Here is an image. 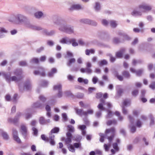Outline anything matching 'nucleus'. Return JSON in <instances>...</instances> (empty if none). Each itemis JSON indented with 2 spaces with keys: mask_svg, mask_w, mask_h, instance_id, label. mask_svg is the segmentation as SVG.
Segmentation results:
<instances>
[{
  "mask_svg": "<svg viewBox=\"0 0 155 155\" xmlns=\"http://www.w3.org/2000/svg\"><path fill=\"white\" fill-rule=\"evenodd\" d=\"M112 42L115 44H117L120 42V41L119 38L114 37L113 39Z\"/></svg>",
  "mask_w": 155,
  "mask_h": 155,
  "instance_id": "35",
  "label": "nucleus"
},
{
  "mask_svg": "<svg viewBox=\"0 0 155 155\" xmlns=\"http://www.w3.org/2000/svg\"><path fill=\"white\" fill-rule=\"evenodd\" d=\"M71 43L73 47L77 46L78 44V43L76 42V39L74 38H72L69 40V44H70Z\"/></svg>",
  "mask_w": 155,
  "mask_h": 155,
  "instance_id": "18",
  "label": "nucleus"
},
{
  "mask_svg": "<svg viewBox=\"0 0 155 155\" xmlns=\"http://www.w3.org/2000/svg\"><path fill=\"white\" fill-rule=\"evenodd\" d=\"M44 49V48L43 46H41L40 48L37 49L36 50V51L37 53H39L43 51Z\"/></svg>",
  "mask_w": 155,
  "mask_h": 155,
  "instance_id": "63",
  "label": "nucleus"
},
{
  "mask_svg": "<svg viewBox=\"0 0 155 155\" xmlns=\"http://www.w3.org/2000/svg\"><path fill=\"white\" fill-rule=\"evenodd\" d=\"M18 94H15L12 98V101L14 104H16L17 103L18 99H17Z\"/></svg>",
  "mask_w": 155,
  "mask_h": 155,
  "instance_id": "29",
  "label": "nucleus"
},
{
  "mask_svg": "<svg viewBox=\"0 0 155 155\" xmlns=\"http://www.w3.org/2000/svg\"><path fill=\"white\" fill-rule=\"evenodd\" d=\"M21 133L23 138L25 140L28 139L29 138V134L26 127L24 125H21Z\"/></svg>",
  "mask_w": 155,
  "mask_h": 155,
  "instance_id": "5",
  "label": "nucleus"
},
{
  "mask_svg": "<svg viewBox=\"0 0 155 155\" xmlns=\"http://www.w3.org/2000/svg\"><path fill=\"white\" fill-rule=\"evenodd\" d=\"M124 91L123 89H119L117 91V94L118 96L120 97L122 95V94L123 93Z\"/></svg>",
  "mask_w": 155,
  "mask_h": 155,
  "instance_id": "57",
  "label": "nucleus"
},
{
  "mask_svg": "<svg viewBox=\"0 0 155 155\" xmlns=\"http://www.w3.org/2000/svg\"><path fill=\"white\" fill-rule=\"evenodd\" d=\"M27 27L34 30L39 31L41 30L42 29V28L40 27L34 26L31 25L30 24V22H29Z\"/></svg>",
  "mask_w": 155,
  "mask_h": 155,
  "instance_id": "13",
  "label": "nucleus"
},
{
  "mask_svg": "<svg viewBox=\"0 0 155 155\" xmlns=\"http://www.w3.org/2000/svg\"><path fill=\"white\" fill-rule=\"evenodd\" d=\"M132 125V126L129 125V127L130 128V132L131 133H134L136 131V126L134 124Z\"/></svg>",
  "mask_w": 155,
  "mask_h": 155,
  "instance_id": "30",
  "label": "nucleus"
},
{
  "mask_svg": "<svg viewBox=\"0 0 155 155\" xmlns=\"http://www.w3.org/2000/svg\"><path fill=\"white\" fill-rule=\"evenodd\" d=\"M43 107V104L39 101H37L34 103L31 106L32 108L34 109L39 108L41 109H42Z\"/></svg>",
  "mask_w": 155,
  "mask_h": 155,
  "instance_id": "12",
  "label": "nucleus"
},
{
  "mask_svg": "<svg viewBox=\"0 0 155 155\" xmlns=\"http://www.w3.org/2000/svg\"><path fill=\"white\" fill-rule=\"evenodd\" d=\"M31 62L38 63L39 62V60L38 58H35L32 59L31 61Z\"/></svg>",
  "mask_w": 155,
  "mask_h": 155,
  "instance_id": "56",
  "label": "nucleus"
},
{
  "mask_svg": "<svg viewBox=\"0 0 155 155\" xmlns=\"http://www.w3.org/2000/svg\"><path fill=\"white\" fill-rule=\"evenodd\" d=\"M138 93V90L137 89H135L132 91V94L133 96H136L137 95Z\"/></svg>",
  "mask_w": 155,
  "mask_h": 155,
  "instance_id": "62",
  "label": "nucleus"
},
{
  "mask_svg": "<svg viewBox=\"0 0 155 155\" xmlns=\"http://www.w3.org/2000/svg\"><path fill=\"white\" fill-rule=\"evenodd\" d=\"M94 8L96 12H98L100 11L101 8L100 3L99 2H96L95 3V5L94 7Z\"/></svg>",
  "mask_w": 155,
  "mask_h": 155,
  "instance_id": "17",
  "label": "nucleus"
},
{
  "mask_svg": "<svg viewBox=\"0 0 155 155\" xmlns=\"http://www.w3.org/2000/svg\"><path fill=\"white\" fill-rule=\"evenodd\" d=\"M84 96V94L81 93H78L75 96V97L78 99H82Z\"/></svg>",
  "mask_w": 155,
  "mask_h": 155,
  "instance_id": "43",
  "label": "nucleus"
},
{
  "mask_svg": "<svg viewBox=\"0 0 155 155\" xmlns=\"http://www.w3.org/2000/svg\"><path fill=\"white\" fill-rule=\"evenodd\" d=\"M78 128L82 131L85 130L86 128V127L85 125H80L78 126Z\"/></svg>",
  "mask_w": 155,
  "mask_h": 155,
  "instance_id": "60",
  "label": "nucleus"
},
{
  "mask_svg": "<svg viewBox=\"0 0 155 155\" xmlns=\"http://www.w3.org/2000/svg\"><path fill=\"white\" fill-rule=\"evenodd\" d=\"M43 15V13L41 11H38L34 13V16L36 18L39 19L41 18Z\"/></svg>",
  "mask_w": 155,
  "mask_h": 155,
  "instance_id": "20",
  "label": "nucleus"
},
{
  "mask_svg": "<svg viewBox=\"0 0 155 155\" xmlns=\"http://www.w3.org/2000/svg\"><path fill=\"white\" fill-rule=\"evenodd\" d=\"M60 42L62 44H68V42H69V41L66 38H62Z\"/></svg>",
  "mask_w": 155,
  "mask_h": 155,
  "instance_id": "47",
  "label": "nucleus"
},
{
  "mask_svg": "<svg viewBox=\"0 0 155 155\" xmlns=\"http://www.w3.org/2000/svg\"><path fill=\"white\" fill-rule=\"evenodd\" d=\"M14 21L16 24L24 23L26 27L29 22V21L25 16L20 14H17L15 16Z\"/></svg>",
  "mask_w": 155,
  "mask_h": 155,
  "instance_id": "3",
  "label": "nucleus"
},
{
  "mask_svg": "<svg viewBox=\"0 0 155 155\" xmlns=\"http://www.w3.org/2000/svg\"><path fill=\"white\" fill-rule=\"evenodd\" d=\"M107 64V61L105 60H101L100 62V65L103 66L104 65H106Z\"/></svg>",
  "mask_w": 155,
  "mask_h": 155,
  "instance_id": "48",
  "label": "nucleus"
},
{
  "mask_svg": "<svg viewBox=\"0 0 155 155\" xmlns=\"http://www.w3.org/2000/svg\"><path fill=\"white\" fill-rule=\"evenodd\" d=\"M92 66L90 62H87L86 63V68H81L80 70L82 73H84L86 72L87 73L89 74L92 72V70L90 68Z\"/></svg>",
  "mask_w": 155,
  "mask_h": 155,
  "instance_id": "7",
  "label": "nucleus"
},
{
  "mask_svg": "<svg viewBox=\"0 0 155 155\" xmlns=\"http://www.w3.org/2000/svg\"><path fill=\"white\" fill-rule=\"evenodd\" d=\"M139 7L140 8H143L147 11H150L152 9V7L151 6H148L146 5H140Z\"/></svg>",
  "mask_w": 155,
  "mask_h": 155,
  "instance_id": "15",
  "label": "nucleus"
},
{
  "mask_svg": "<svg viewBox=\"0 0 155 155\" xmlns=\"http://www.w3.org/2000/svg\"><path fill=\"white\" fill-rule=\"evenodd\" d=\"M68 132L72 133L74 131V128L71 125H68L67 126Z\"/></svg>",
  "mask_w": 155,
  "mask_h": 155,
  "instance_id": "27",
  "label": "nucleus"
},
{
  "mask_svg": "<svg viewBox=\"0 0 155 155\" xmlns=\"http://www.w3.org/2000/svg\"><path fill=\"white\" fill-rule=\"evenodd\" d=\"M113 146L114 149L116 151H118L119 150V148L118 147V143L117 142H115L113 144Z\"/></svg>",
  "mask_w": 155,
  "mask_h": 155,
  "instance_id": "46",
  "label": "nucleus"
},
{
  "mask_svg": "<svg viewBox=\"0 0 155 155\" xmlns=\"http://www.w3.org/2000/svg\"><path fill=\"white\" fill-rule=\"evenodd\" d=\"M65 94L68 97H71L72 98H74L75 97V96L70 91H65Z\"/></svg>",
  "mask_w": 155,
  "mask_h": 155,
  "instance_id": "31",
  "label": "nucleus"
},
{
  "mask_svg": "<svg viewBox=\"0 0 155 155\" xmlns=\"http://www.w3.org/2000/svg\"><path fill=\"white\" fill-rule=\"evenodd\" d=\"M81 6L79 5H73L71 7H70L69 9L70 10H74V9H79L81 8Z\"/></svg>",
  "mask_w": 155,
  "mask_h": 155,
  "instance_id": "19",
  "label": "nucleus"
},
{
  "mask_svg": "<svg viewBox=\"0 0 155 155\" xmlns=\"http://www.w3.org/2000/svg\"><path fill=\"white\" fill-rule=\"evenodd\" d=\"M106 110H107L108 112L106 116L107 118H110V116H112L113 114V113L111 110L108 109H106Z\"/></svg>",
  "mask_w": 155,
  "mask_h": 155,
  "instance_id": "49",
  "label": "nucleus"
},
{
  "mask_svg": "<svg viewBox=\"0 0 155 155\" xmlns=\"http://www.w3.org/2000/svg\"><path fill=\"white\" fill-rule=\"evenodd\" d=\"M122 35L123 38L125 40L127 41H130L132 39L130 37L129 35H128L127 34H124Z\"/></svg>",
  "mask_w": 155,
  "mask_h": 155,
  "instance_id": "38",
  "label": "nucleus"
},
{
  "mask_svg": "<svg viewBox=\"0 0 155 155\" xmlns=\"http://www.w3.org/2000/svg\"><path fill=\"white\" fill-rule=\"evenodd\" d=\"M38 70L39 71H41V72L38 71H35L34 72V73L35 75H38V74L40 75L41 76L45 77V70L44 69L41 67H38L37 68Z\"/></svg>",
  "mask_w": 155,
  "mask_h": 155,
  "instance_id": "10",
  "label": "nucleus"
},
{
  "mask_svg": "<svg viewBox=\"0 0 155 155\" xmlns=\"http://www.w3.org/2000/svg\"><path fill=\"white\" fill-rule=\"evenodd\" d=\"M39 99L43 103L45 102L47 100V98L43 95L40 96L39 97Z\"/></svg>",
  "mask_w": 155,
  "mask_h": 155,
  "instance_id": "55",
  "label": "nucleus"
},
{
  "mask_svg": "<svg viewBox=\"0 0 155 155\" xmlns=\"http://www.w3.org/2000/svg\"><path fill=\"white\" fill-rule=\"evenodd\" d=\"M80 21L81 22L94 26H96L97 25V23L96 21L88 19H82L80 20Z\"/></svg>",
  "mask_w": 155,
  "mask_h": 155,
  "instance_id": "8",
  "label": "nucleus"
},
{
  "mask_svg": "<svg viewBox=\"0 0 155 155\" xmlns=\"http://www.w3.org/2000/svg\"><path fill=\"white\" fill-rule=\"evenodd\" d=\"M12 135L14 140L19 143H21V140L18 136V132L16 129H14L12 130Z\"/></svg>",
  "mask_w": 155,
  "mask_h": 155,
  "instance_id": "9",
  "label": "nucleus"
},
{
  "mask_svg": "<svg viewBox=\"0 0 155 155\" xmlns=\"http://www.w3.org/2000/svg\"><path fill=\"white\" fill-rule=\"evenodd\" d=\"M110 25L113 28H115L117 27V24L115 21L111 20L110 21Z\"/></svg>",
  "mask_w": 155,
  "mask_h": 155,
  "instance_id": "37",
  "label": "nucleus"
},
{
  "mask_svg": "<svg viewBox=\"0 0 155 155\" xmlns=\"http://www.w3.org/2000/svg\"><path fill=\"white\" fill-rule=\"evenodd\" d=\"M131 15L134 16H141L142 15V13L140 12L134 10L131 12Z\"/></svg>",
  "mask_w": 155,
  "mask_h": 155,
  "instance_id": "22",
  "label": "nucleus"
},
{
  "mask_svg": "<svg viewBox=\"0 0 155 155\" xmlns=\"http://www.w3.org/2000/svg\"><path fill=\"white\" fill-rule=\"evenodd\" d=\"M42 33L46 36H51L54 34V31H51L50 32H48L46 29H44L42 31Z\"/></svg>",
  "mask_w": 155,
  "mask_h": 155,
  "instance_id": "16",
  "label": "nucleus"
},
{
  "mask_svg": "<svg viewBox=\"0 0 155 155\" xmlns=\"http://www.w3.org/2000/svg\"><path fill=\"white\" fill-rule=\"evenodd\" d=\"M29 146V144L27 143H25L21 145L20 147L22 149H25Z\"/></svg>",
  "mask_w": 155,
  "mask_h": 155,
  "instance_id": "59",
  "label": "nucleus"
},
{
  "mask_svg": "<svg viewBox=\"0 0 155 155\" xmlns=\"http://www.w3.org/2000/svg\"><path fill=\"white\" fill-rule=\"evenodd\" d=\"M57 72V70L55 68H52L51 71L48 72V76L49 77H52L53 76L54 74L56 73Z\"/></svg>",
  "mask_w": 155,
  "mask_h": 155,
  "instance_id": "23",
  "label": "nucleus"
},
{
  "mask_svg": "<svg viewBox=\"0 0 155 155\" xmlns=\"http://www.w3.org/2000/svg\"><path fill=\"white\" fill-rule=\"evenodd\" d=\"M97 36L100 39L105 41H108L110 38V35L106 31H99Z\"/></svg>",
  "mask_w": 155,
  "mask_h": 155,
  "instance_id": "4",
  "label": "nucleus"
},
{
  "mask_svg": "<svg viewBox=\"0 0 155 155\" xmlns=\"http://www.w3.org/2000/svg\"><path fill=\"white\" fill-rule=\"evenodd\" d=\"M128 117L130 124L131 125L134 124V118L130 115H129Z\"/></svg>",
  "mask_w": 155,
  "mask_h": 155,
  "instance_id": "39",
  "label": "nucleus"
},
{
  "mask_svg": "<svg viewBox=\"0 0 155 155\" xmlns=\"http://www.w3.org/2000/svg\"><path fill=\"white\" fill-rule=\"evenodd\" d=\"M149 118L150 120V125H152L154 124V119L153 115L152 114H150Z\"/></svg>",
  "mask_w": 155,
  "mask_h": 155,
  "instance_id": "36",
  "label": "nucleus"
},
{
  "mask_svg": "<svg viewBox=\"0 0 155 155\" xmlns=\"http://www.w3.org/2000/svg\"><path fill=\"white\" fill-rule=\"evenodd\" d=\"M114 134H112L111 136L107 137V139L109 140V142L110 143L113 140V138L114 137Z\"/></svg>",
  "mask_w": 155,
  "mask_h": 155,
  "instance_id": "58",
  "label": "nucleus"
},
{
  "mask_svg": "<svg viewBox=\"0 0 155 155\" xmlns=\"http://www.w3.org/2000/svg\"><path fill=\"white\" fill-rule=\"evenodd\" d=\"M136 126L137 127H141L142 125V123L140 120L138 119L137 120L136 123Z\"/></svg>",
  "mask_w": 155,
  "mask_h": 155,
  "instance_id": "50",
  "label": "nucleus"
},
{
  "mask_svg": "<svg viewBox=\"0 0 155 155\" xmlns=\"http://www.w3.org/2000/svg\"><path fill=\"white\" fill-rule=\"evenodd\" d=\"M68 146H68V148L70 151H71L72 152H75V149H74L75 147L74 146H73L71 144H69Z\"/></svg>",
  "mask_w": 155,
  "mask_h": 155,
  "instance_id": "33",
  "label": "nucleus"
},
{
  "mask_svg": "<svg viewBox=\"0 0 155 155\" xmlns=\"http://www.w3.org/2000/svg\"><path fill=\"white\" fill-rule=\"evenodd\" d=\"M39 122L40 124L43 125L46 124V121L43 117H41L39 119Z\"/></svg>",
  "mask_w": 155,
  "mask_h": 155,
  "instance_id": "26",
  "label": "nucleus"
},
{
  "mask_svg": "<svg viewBox=\"0 0 155 155\" xmlns=\"http://www.w3.org/2000/svg\"><path fill=\"white\" fill-rule=\"evenodd\" d=\"M22 115V113L20 112L17 113L16 115L15 116L13 119L9 118L8 119V121L11 123H13L15 125L16 123H18L20 119V117Z\"/></svg>",
  "mask_w": 155,
  "mask_h": 155,
  "instance_id": "6",
  "label": "nucleus"
},
{
  "mask_svg": "<svg viewBox=\"0 0 155 155\" xmlns=\"http://www.w3.org/2000/svg\"><path fill=\"white\" fill-rule=\"evenodd\" d=\"M32 130L33 131V135L37 136L38 133V129L35 127H33L32 128Z\"/></svg>",
  "mask_w": 155,
  "mask_h": 155,
  "instance_id": "52",
  "label": "nucleus"
},
{
  "mask_svg": "<svg viewBox=\"0 0 155 155\" xmlns=\"http://www.w3.org/2000/svg\"><path fill=\"white\" fill-rule=\"evenodd\" d=\"M5 100L6 101H10L12 100L11 96L10 94H7L5 96Z\"/></svg>",
  "mask_w": 155,
  "mask_h": 155,
  "instance_id": "40",
  "label": "nucleus"
},
{
  "mask_svg": "<svg viewBox=\"0 0 155 155\" xmlns=\"http://www.w3.org/2000/svg\"><path fill=\"white\" fill-rule=\"evenodd\" d=\"M1 134L4 139L7 140L9 139L8 136L6 132L2 131Z\"/></svg>",
  "mask_w": 155,
  "mask_h": 155,
  "instance_id": "32",
  "label": "nucleus"
},
{
  "mask_svg": "<svg viewBox=\"0 0 155 155\" xmlns=\"http://www.w3.org/2000/svg\"><path fill=\"white\" fill-rule=\"evenodd\" d=\"M60 131V129L58 127H55L53 128L51 131V134L58 133Z\"/></svg>",
  "mask_w": 155,
  "mask_h": 155,
  "instance_id": "24",
  "label": "nucleus"
},
{
  "mask_svg": "<svg viewBox=\"0 0 155 155\" xmlns=\"http://www.w3.org/2000/svg\"><path fill=\"white\" fill-rule=\"evenodd\" d=\"M82 138V137L80 136H78L76 137V138L73 139V140L77 142H80Z\"/></svg>",
  "mask_w": 155,
  "mask_h": 155,
  "instance_id": "53",
  "label": "nucleus"
},
{
  "mask_svg": "<svg viewBox=\"0 0 155 155\" xmlns=\"http://www.w3.org/2000/svg\"><path fill=\"white\" fill-rule=\"evenodd\" d=\"M76 62V60L74 58H69L68 62L67 63V65L68 66H71V64L73 63H74Z\"/></svg>",
  "mask_w": 155,
  "mask_h": 155,
  "instance_id": "21",
  "label": "nucleus"
},
{
  "mask_svg": "<svg viewBox=\"0 0 155 155\" xmlns=\"http://www.w3.org/2000/svg\"><path fill=\"white\" fill-rule=\"evenodd\" d=\"M24 87L27 91L30 90L31 89V85L29 79H27L24 82Z\"/></svg>",
  "mask_w": 155,
  "mask_h": 155,
  "instance_id": "11",
  "label": "nucleus"
},
{
  "mask_svg": "<svg viewBox=\"0 0 155 155\" xmlns=\"http://www.w3.org/2000/svg\"><path fill=\"white\" fill-rule=\"evenodd\" d=\"M104 104L100 103L97 106V107L100 110V111H102L104 110H106L107 109H106L103 106Z\"/></svg>",
  "mask_w": 155,
  "mask_h": 155,
  "instance_id": "41",
  "label": "nucleus"
},
{
  "mask_svg": "<svg viewBox=\"0 0 155 155\" xmlns=\"http://www.w3.org/2000/svg\"><path fill=\"white\" fill-rule=\"evenodd\" d=\"M62 120L64 121H66L68 120V117L67 114L65 113H63L62 114Z\"/></svg>",
  "mask_w": 155,
  "mask_h": 155,
  "instance_id": "51",
  "label": "nucleus"
},
{
  "mask_svg": "<svg viewBox=\"0 0 155 155\" xmlns=\"http://www.w3.org/2000/svg\"><path fill=\"white\" fill-rule=\"evenodd\" d=\"M74 109L77 114L80 115H82V112L83 111L82 109H79L77 108H75Z\"/></svg>",
  "mask_w": 155,
  "mask_h": 155,
  "instance_id": "44",
  "label": "nucleus"
},
{
  "mask_svg": "<svg viewBox=\"0 0 155 155\" xmlns=\"http://www.w3.org/2000/svg\"><path fill=\"white\" fill-rule=\"evenodd\" d=\"M110 145V144L108 145L106 144H104V147L105 151H107L109 150Z\"/></svg>",
  "mask_w": 155,
  "mask_h": 155,
  "instance_id": "61",
  "label": "nucleus"
},
{
  "mask_svg": "<svg viewBox=\"0 0 155 155\" xmlns=\"http://www.w3.org/2000/svg\"><path fill=\"white\" fill-rule=\"evenodd\" d=\"M22 71L21 69H16L14 72V74L17 76H14L11 77L10 74H8L3 73L2 75L6 81L8 83H10L11 81H15L18 82L20 81L22 79Z\"/></svg>",
  "mask_w": 155,
  "mask_h": 155,
  "instance_id": "2",
  "label": "nucleus"
},
{
  "mask_svg": "<svg viewBox=\"0 0 155 155\" xmlns=\"http://www.w3.org/2000/svg\"><path fill=\"white\" fill-rule=\"evenodd\" d=\"M41 139L44 141L48 142L49 140V139L47 137L45 134H42L41 136Z\"/></svg>",
  "mask_w": 155,
  "mask_h": 155,
  "instance_id": "42",
  "label": "nucleus"
},
{
  "mask_svg": "<svg viewBox=\"0 0 155 155\" xmlns=\"http://www.w3.org/2000/svg\"><path fill=\"white\" fill-rule=\"evenodd\" d=\"M62 89V85L61 84L54 85L53 87V90L54 91L59 90Z\"/></svg>",
  "mask_w": 155,
  "mask_h": 155,
  "instance_id": "28",
  "label": "nucleus"
},
{
  "mask_svg": "<svg viewBox=\"0 0 155 155\" xmlns=\"http://www.w3.org/2000/svg\"><path fill=\"white\" fill-rule=\"evenodd\" d=\"M123 75L125 77L127 78H130V75L129 72L126 71H124L122 73Z\"/></svg>",
  "mask_w": 155,
  "mask_h": 155,
  "instance_id": "34",
  "label": "nucleus"
},
{
  "mask_svg": "<svg viewBox=\"0 0 155 155\" xmlns=\"http://www.w3.org/2000/svg\"><path fill=\"white\" fill-rule=\"evenodd\" d=\"M149 87L153 90L155 89V81H153L152 84L149 85Z\"/></svg>",
  "mask_w": 155,
  "mask_h": 155,
  "instance_id": "64",
  "label": "nucleus"
},
{
  "mask_svg": "<svg viewBox=\"0 0 155 155\" xmlns=\"http://www.w3.org/2000/svg\"><path fill=\"white\" fill-rule=\"evenodd\" d=\"M53 22L54 24L60 26L59 29L61 31L68 34L74 33L73 26L66 24L67 21L65 19L58 16H54L53 18Z\"/></svg>",
  "mask_w": 155,
  "mask_h": 155,
  "instance_id": "1",
  "label": "nucleus"
},
{
  "mask_svg": "<svg viewBox=\"0 0 155 155\" xmlns=\"http://www.w3.org/2000/svg\"><path fill=\"white\" fill-rule=\"evenodd\" d=\"M19 65L23 66H28V64L25 61H21L19 62Z\"/></svg>",
  "mask_w": 155,
  "mask_h": 155,
  "instance_id": "54",
  "label": "nucleus"
},
{
  "mask_svg": "<svg viewBox=\"0 0 155 155\" xmlns=\"http://www.w3.org/2000/svg\"><path fill=\"white\" fill-rule=\"evenodd\" d=\"M111 132L112 133V134H114L115 129L114 127H112L109 129H106L105 130V133L107 134Z\"/></svg>",
  "mask_w": 155,
  "mask_h": 155,
  "instance_id": "25",
  "label": "nucleus"
},
{
  "mask_svg": "<svg viewBox=\"0 0 155 155\" xmlns=\"http://www.w3.org/2000/svg\"><path fill=\"white\" fill-rule=\"evenodd\" d=\"M48 84V82L45 80H43L41 81V85L44 87H47Z\"/></svg>",
  "mask_w": 155,
  "mask_h": 155,
  "instance_id": "45",
  "label": "nucleus"
},
{
  "mask_svg": "<svg viewBox=\"0 0 155 155\" xmlns=\"http://www.w3.org/2000/svg\"><path fill=\"white\" fill-rule=\"evenodd\" d=\"M125 50L124 48L121 49L119 51L117 52L115 54L116 57L118 58H122Z\"/></svg>",
  "mask_w": 155,
  "mask_h": 155,
  "instance_id": "14",
  "label": "nucleus"
}]
</instances>
